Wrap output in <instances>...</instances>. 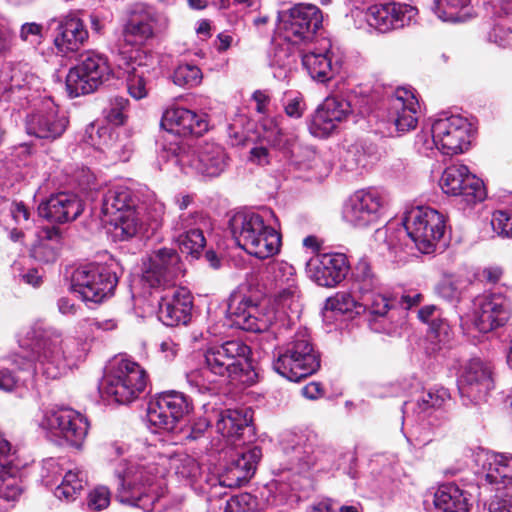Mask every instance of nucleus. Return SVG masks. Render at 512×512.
I'll use <instances>...</instances> for the list:
<instances>
[{"instance_id":"nucleus-6","label":"nucleus","mask_w":512,"mask_h":512,"mask_svg":"<svg viewBox=\"0 0 512 512\" xmlns=\"http://www.w3.org/2000/svg\"><path fill=\"white\" fill-rule=\"evenodd\" d=\"M147 385V374L136 362L116 358L108 366L100 383L103 398L118 404H129L138 399Z\"/></svg>"},{"instance_id":"nucleus-63","label":"nucleus","mask_w":512,"mask_h":512,"mask_svg":"<svg viewBox=\"0 0 512 512\" xmlns=\"http://www.w3.org/2000/svg\"><path fill=\"white\" fill-rule=\"evenodd\" d=\"M438 293L447 300L457 299L460 295V289L451 278H444L438 286Z\"/></svg>"},{"instance_id":"nucleus-37","label":"nucleus","mask_w":512,"mask_h":512,"mask_svg":"<svg viewBox=\"0 0 512 512\" xmlns=\"http://www.w3.org/2000/svg\"><path fill=\"white\" fill-rule=\"evenodd\" d=\"M52 22L57 23L55 45L62 52L77 51L87 41L88 31L76 13H69Z\"/></svg>"},{"instance_id":"nucleus-10","label":"nucleus","mask_w":512,"mask_h":512,"mask_svg":"<svg viewBox=\"0 0 512 512\" xmlns=\"http://www.w3.org/2000/svg\"><path fill=\"white\" fill-rule=\"evenodd\" d=\"M278 28L284 40L292 45L312 42L322 27L323 14L319 7L298 3L278 12Z\"/></svg>"},{"instance_id":"nucleus-60","label":"nucleus","mask_w":512,"mask_h":512,"mask_svg":"<svg viewBox=\"0 0 512 512\" xmlns=\"http://www.w3.org/2000/svg\"><path fill=\"white\" fill-rule=\"evenodd\" d=\"M489 41L499 47L506 48L512 45V31L510 28L497 24L489 32Z\"/></svg>"},{"instance_id":"nucleus-29","label":"nucleus","mask_w":512,"mask_h":512,"mask_svg":"<svg viewBox=\"0 0 512 512\" xmlns=\"http://www.w3.org/2000/svg\"><path fill=\"white\" fill-rule=\"evenodd\" d=\"M227 315L232 325L249 332L265 331L270 324L255 301L241 291H234L229 296Z\"/></svg>"},{"instance_id":"nucleus-34","label":"nucleus","mask_w":512,"mask_h":512,"mask_svg":"<svg viewBox=\"0 0 512 512\" xmlns=\"http://www.w3.org/2000/svg\"><path fill=\"white\" fill-rule=\"evenodd\" d=\"M301 59L310 77L319 83L333 79L339 73L342 64L341 58L329 42L326 46L303 53Z\"/></svg>"},{"instance_id":"nucleus-20","label":"nucleus","mask_w":512,"mask_h":512,"mask_svg":"<svg viewBox=\"0 0 512 512\" xmlns=\"http://www.w3.org/2000/svg\"><path fill=\"white\" fill-rule=\"evenodd\" d=\"M193 410L192 400L183 392L168 390L157 394L148 407V419L151 424L166 430L176 425Z\"/></svg>"},{"instance_id":"nucleus-3","label":"nucleus","mask_w":512,"mask_h":512,"mask_svg":"<svg viewBox=\"0 0 512 512\" xmlns=\"http://www.w3.org/2000/svg\"><path fill=\"white\" fill-rule=\"evenodd\" d=\"M250 348L241 340L209 347L204 366L186 374L191 388L200 394H216L223 383L251 384L256 373L249 362Z\"/></svg>"},{"instance_id":"nucleus-27","label":"nucleus","mask_w":512,"mask_h":512,"mask_svg":"<svg viewBox=\"0 0 512 512\" xmlns=\"http://www.w3.org/2000/svg\"><path fill=\"white\" fill-rule=\"evenodd\" d=\"M119 56V67L127 73V89L131 97L136 100L143 99L148 95L147 79L151 73L152 58L144 55L140 50H123L121 45L117 47Z\"/></svg>"},{"instance_id":"nucleus-9","label":"nucleus","mask_w":512,"mask_h":512,"mask_svg":"<svg viewBox=\"0 0 512 512\" xmlns=\"http://www.w3.org/2000/svg\"><path fill=\"white\" fill-rule=\"evenodd\" d=\"M431 139L426 134L417 135L416 144L421 152L438 149L445 155H456L468 149L471 124L460 115H441L430 128Z\"/></svg>"},{"instance_id":"nucleus-41","label":"nucleus","mask_w":512,"mask_h":512,"mask_svg":"<svg viewBox=\"0 0 512 512\" xmlns=\"http://www.w3.org/2000/svg\"><path fill=\"white\" fill-rule=\"evenodd\" d=\"M62 247V236L58 229L45 228L39 236L38 242L33 246L31 255L41 263L54 262Z\"/></svg>"},{"instance_id":"nucleus-8","label":"nucleus","mask_w":512,"mask_h":512,"mask_svg":"<svg viewBox=\"0 0 512 512\" xmlns=\"http://www.w3.org/2000/svg\"><path fill=\"white\" fill-rule=\"evenodd\" d=\"M136 199L133 191L122 184L109 187L102 196L101 217L104 223L114 226L115 235L128 240L137 235L142 222L135 209Z\"/></svg>"},{"instance_id":"nucleus-5","label":"nucleus","mask_w":512,"mask_h":512,"mask_svg":"<svg viewBox=\"0 0 512 512\" xmlns=\"http://www.w3.org/2000/svg\"><path fill=\"white\" fill-rule=\"evenodd\" d=\"M229 228L237 245L256 258L266 259L280 251V234L258 213H235L229 220Z\"/></svg>"},{"instance_id":"nucleus-26","label":"nucleus","mask_w":512,"mask_h":512,"mask_svg":"<svg viewBox=\"0 0 512 512\" xmlns=\"http://www.w3.org/2000/svg\"><path fill=\"white\" fill-rule=\"evenodd\" d=\"M419 109L418 99L412 90L397 88L387 99L386 120L397 132L406 133L416 128Z\"/></svg>"},{"instance_id":"nucleus-4","label":"nucleus","mask_w":512,"mask_h":512,"mask_svg":"<svg viewBox=\"0 0 512 512\" xmlns=\"http://www.w3.org/2000/svg\"><path fill=\"white\" fill-rule=\"evenodd\" d=\"M20 345L31 350V359L25 364H19L15 359L19 368L25 369L33 362L35 373L53 380L60 378L84 360L89 349L88 343L83 339H63L61 333L56 330L38 325L25 332Z\"/></svg>"},{"instance_id":"nucleus-50","label":"nucleus","mask_w":512,"mask_h":512,"mask_svg":"<svg viewBox=\"0 0 512 512\" xmlns=\"http://www.w3.org/2000/svg\"><path fill=\"white\" fill-rule=\"evenodd\" d=\"M172 82L183 88H194L201 84L203 73L201 69L190 63H181L171 75Z\"/></svg>"},{"instance_id":"nucleus-39","label":"nucleus","mask_w":512,"mask_h":512,"mask_svg":"<svg viewBox=\"0 0 512 512\" xmlns=\"http://www.w3.org/2000/svg\"><path fill=\"white\" fill-rule=\"evenodd\" d=\"M252 421L248 409H226L217 412L216 431L224 438L238 440L250 431Z\"/></svg>"},{"instance_id":"nucleus-62","label":"nucleus","mask_w":512,"mask_h":512,"mask_svg":"<svg viewBox=\"0 0 512 512\" xmlns=\"http://www.w3.org/2000/svg\"><path fill=\"white\" fill-rule=\"evenodd\" d=\"M305 108V102L301 95L288 98L284 105L286 115L295 119H299L303 116Z\"/></svg>"},{"instance_id":"nucleus-16","label":"nucleus","mask_w":512,"mask_h":512,"mask_svg":"<svg viewBox=\"0 0 512 512\" xmlns=\"http://www.w3.org/2000/svg\"><path fill=\"white\" fill-rule=\"evenodd\" d=\"M386 205L385 196L378 190L360 189L346 200L342 217L352 227L366 228L381 219Z\"/></svg>"},{"instance_id":"nucleus-38","label":"nucleus","mask_w":512,"mask_h":512,"mask_svg":"<svg viewBox=\"0 0 512 512\" xmlns=\"http://www.w3.org/2000/svg\"><path fill=\"white\" fill-rule=\"evenodd\" d=\"M450 400V393L444 387H437L423 391L418 397L413 410L420 422L428 421L430 426L439 425L437 421L442 418V408Z\"/></svg>"},{"instance_id":"nucleus-40","label":"nucleus","mask_w":512,"mask_h":512,"mask_svg":"<svg viewBox=\"0 0 512 512\" xmlns=\"http://www.w3.org/2000/svg\"><path fill=\"white\" fill-rule=\"evenodd\" d=\"M435 507L443 512H468L467 493L455 483H445L438 487L434 495Z\"/></svg>"},{"instance_id":"nucleus-14","label":"nucleus","mask_w":512,"mask_h":512,"mask_svg":"<svg viewBox=\"0 0 512 512\" xmlns=\"http://www.w3.org/2000/svg\"><path fill=\"white\" fill-rule=\"evenodd\" d=\"M112 70L108 59L95 52H87L66 77V87L72 97H78L97 90L109 80Z\"/></svg>"},{"instance_id":"nucleus-25","label":"nucleus","mask_w":512,"mask_h":512,"mask_svg":"<svg viewBox=\"0 0 512 512\" xmlns=\"http://www.w3.org/2000/svg\"><path fill=\"white\" fill-rule=\"evenodd\" d=\"M69 124L65 112L49 98L43 99L41 105L26 116L25 126L29 135L40 139L55 140L63 135Z\"/></svg>"},{"instance_id":"nucleus-31","label":"nucleus","mask_w":512,"mask_h":512,"mask_svg":"<svg viewBox=\"0 0 512 512\" xmlns=\"http://www.w3.org/2000/svg\"><path fill=\"white\" fill-rule=\"evenodd\" d=\"M313 280L323 287H334L345 279L349 271L347 258L342 253L317 255L307 263Z\"/></svg>"},{"instance_id":"nucleus-58","label":"nucleus","mask_w":512,"mask_h":512,"mask_svg":"<svg viewBox=\"0 0 512 512\" xmlns=\"http://www.w3.org/2000/svg\"><path fill=\"white\" fill-rule=\"evenodd\" d=\"M132 155V147L129 143L118 140L115 136L107 149V157L112 161L126 162Z\"/></svg>"},{"instance_id":"nucleus-18","label":"nucleus","mask_w":512,"mask_h":512,"mask_svg":"<svg viewBox=\"0 0 512 512\" xmlns=\"http://www.w3.org/2000/svg\"><path fill=\"white\" fill-rule=\"evenodd\" d=\"M171 161L184 173L196 172L210 177L220 175L227 165L224 149L218 144L208 142L200 145L197 150L179 148Z\"/></svg>"},{"instance_id":"nucleus-35","label":"nucleus","mask_w":512,"mask_h":512,"mask_svg":"<svg viewBox=\"0 0 512 512\" xmlns=\"http://www.w3.org/2000/svg\"><path fill=\"white\" fill-rule=\"evenodd\" d=\"M82 200L73 193L60 192L39 205V215L52 223H66L77 219L83 212Z\"/></svg>"},{"instance_id":"nucleus-53","label":"nucleus","mask_w":512,"mask_h":512,"mask_svg":"<svg viewBox=\"0 0 512 512\" xmlns=\"http://www.w3.org/2000/svg\"><path fill=\"white\" fill-rule=\"evenodd\" d=\"M256 506L257 501L254 496L249 493H241L227 501L224 512H254Z\"/></svg>"},{"instance_id":"nucleus-13","label":"nucleus","mask_w":512,"mask_h":512,"mask_svg":"<svg viewBox=\"0 0 512 512\" xmlns=\"http://www.w3.org/2000/svg\"><path fill=\"white\" fill-rule=\"evenodd\" d=\"M118 276L109 266L89 263L77 267L71 276V289L82 300L100 303L112 295Z\"/></svg>"},{"instance_id":"nucleus-1","label":"nucleus","mask_w":512,"mask_h":512,"mask_svg":"<svg viewBox=\"0 0 512 512\" xmlns=\"http://www.w3.org/2000/svg\"><path fill=\"white\" fill-rule=\"evenodd\" d=\"M166 464L180 481L208 493L199 462L191 455L177 453L169 457L161 456L159 463L148 459L129 462L124 473L118 475L116 498L123 504L145 511L152 510L157 500L153 484L164 475Z\"/></svg>"},{"instance_id":"nucleus-61","label":"nucleus","mask_w":512,"mask_h":512,"mask_svg":"<svg viewBox=\"0 0 512 512\" xmlns=\"http://www.w3.org/2000/svg\"><path fill=\"white\" fill-rule=\"evenodd\" d=\"M78 327L87 332H93L94 329L111 331L117 327V324L113 319L98 320L87 318L80 321Z\"/></svg>"},{"instance_id":"nucleus-33","label":"nucleus","mask_w":512,"mask_h":512,"mask_svg":"<svg viewBox=\"0 0 512 512\" xmlns=\"http://www.w3.org/2000/svg\"><path fill=\"white\" fill-rule=\"evenodd\" d=\"M161 127L179 136H201L208 130L207 115L186 108H168L162 116Z\"/></svg>"},{"instance_id":"nucleus-49","label":"nucleus","mask_w":512,"mask_h":512,"mask_svg":"<svg viewBox=\"0 0 512 512\" xmlns=\"http://www.w3.org/2000/svg\"><path fill=\"white\" fill-rule=\"evenodd\" d=\"M262 457L261 448L255 446L248 450L236 451L228 461L234 469L242 470L244 481L247 483L256 471L257 464Z\"/></svg>"},{"instance_id":"nucleus-54","label":"nucleus","mask_w":512,"mask_h":512,"mask_svg":"<svg viewBox=\"0 0 512 512\" xmlns=\"http://www.w3.org/2000/svg\"><path fill=\"white\" fill-rule=\"evenodd\" d=\"M128 99L116 96L110 100V106L107 111V119L114 125H122L126 120V109L128 107Z\"/></svg>"},{"instance_id":"nucleus-28","label":"nucleus","mask_w":512,"mask_h":512,"mask_svg":"<svg viewBox=\"0 0 512 512\" xmlns=\"http://www.w3.org/2000/svg\"><path fill=\"white\" fill-rule=\"evenodd\" d=\"M416 15L415 7L391 2L370 6L366 10L365 19L369 26L386 33L410 25Z\"/></svg>"},{"instance_id":"nucleus-47","label":"nucleus","mask_w":512,"mask_h":512,"mask_svg":"<svg viewBox=\"0 0 512 512\" xmlns=\"http://www.w3.org/2000/svg\"><path fill=\"white\" fill-rule=\"evenodd\" d=\"M486 479L492 484L512 482V456L493 454L489 458Z\"/></svg>"},{"instance_id":"nucleus-11","label":"nucleus","mask_w":512,"mask_h":512,"mask_svg":"<svg viewBox=\"0 0 512 512\" xmlns=\"http://www.w3.org/2000/svg\"><path fill=\"white\" fill-rule=\"evenodd\" d=\"M291 454V469L306 473L312 469L329 471L335 466V451L318 442L316 435H290L284 447Z\"/></svg>"},{"instance_id":"nucleus-55","label":"nucleus","mask_w":512,"mask_h":512,"mask_svg":"<svg viewBox=\"0 0 512 512\" xmlns=\"http://www.w3.org/2000/svg\"><path fill=\"white\" fill-rule=\"evenodd\" d=\"M110 504V491L105 486L94 488L87 497V507L91 511H101Z\"/></svg>"},{"instance_id":"nucleus-57","label":"nucleus","mask_w":512,"mask_h":512,"mask_svg":"<svg viewBox=\"0 0 512 512\" xmlns=\"http://www.w3.org/2000/svg\"><path fill=\"white\" fill-rule=\"evenodd\" d=\"M65 469L58 460L50 458L44 461L42 467V478L46 485L56 484L59 478H62Z\"/></svg>"},{"instance_id":"nucleus-36","label":"nucleus","mask_w":512,"mask_h":512,"mask_svg":"<svg viewBox=\"0 0 512 512\" xmlns=\"http://www.w3.org/2000/svg\"><path fill=\"white\" fill-rule=\"evenodd\" d=\"M155 17L150 12L134 14L130 17L122 30L121 38L114 44L112 52L117 54V47L123 50H135L154 36Z\"/></svg>"},{"instance_id":"nucleus-42","label":"nucleus","mask_w":512,"mask_h":512,"mask_svg":"<svg viewBox=\"0 0 512 512\" xmlns=\"http://www.w3.org/2000/svg\"><path fill=\"white\" fill-rule=\"evenodd\" d=\"M20 461L3 463L0 461V500L15 501L22 493V487L18 478Z\"/></svg>"},{"instance_id":"nucleus-19","label":"nucleus","mask_w":512,"mask_h":512,"mask_svg":"<svg viewBox=\"0 0 512 512\" xmlns=\"http://www.w3.org/2000/svg\"><path fill=\"white\" fill-rule=\"evenodd\" d=\"M209 227V218L199 211L180 213L171 224L180 251L194 259L199 258L206 246L204 230Z\"/></svg>"},{"instance_id":"nucleus-7","label":"nucleus","mask_w":512,"mask_h":512,"mask_svg":"<svg viewBox=\"0 0 512 512\" xmlns=\"http://www.w3.org/2000/svg\"><path fill=\"white\" fill-rule=\"evenodd\" d=\"M319 367L320 358L306 328H300L291 341L279 347L273 361L274 370L293 382L312 375Z\"/></svg>"},{"instance_id":"nucleus-17","label":"nucleus","mask_w":512,"mask_h":512,"mask_svg":"<svg viewBox=\"0 0 512 512\" xmlns=\"http://www.w3.org/2000/svg\"><path fill=\"white\" fill-rule=\"evenodd\" d=\"M39 425L76 448L82 446L89 429L88 421L81 413L66 407L46 410Z\"/></svg>"},{"instance_id":"nucleus-44","label":"nucleus","mask_w":512,"mask_h":512,"mask_svg":"<svg viewBox=\"0 0 512 512\" xmlns=\"http://www.w3.org/2000/svg\"><path fill=\"white\" fill-rule=\"evenodd\" d=\"M354 287L358 294L371 298L386 297L381 293L380 283L366 260H360L353 273Z\"/></svg>"},{"instance_id":"nucleus-52","label":"nucleus","mask_w":512,"mask_h":512,"mask_svg":"<svg viewBox=\"0 0 512 512\" xmlns=\"http://www.w3.org/2000/svg\"><path fill=\"white\" fill-rule=\"evenodd\" d=\"M452 336L451 327L445 320L437 318L431 321L428 337L432 342L439 343V349H441V346L449 344Z\"/></svg>"},{"instance_id":"nucleus-12","label":"nucleus","mask_w":512,"mask_h":512,"mask_svg":"<svg viewBox=\"0 0 512 512\" xmlns=\"http://www.w3.org/2000/svg\"><path fill=\"white\" fill-rule=\"evenodd\" d=\"M404 224L407 225L409 239L426 254L434 251L446 231L445 216L430 207L410 209L404 216Z\"/></svg>"},{"instance_id":"nucleus-48","label":"nucleus","mask_w":512,"mask_h":512,"mask_svg":"<svg viewBox=\"0 0 512 512\" xmlns=\"http://www.w3.org/2000/svg\"><path fill=\"white\" fill-rule=\"evenodd\" d=\"M375 238L377 241L383 242L389 250H396L398 247L404 245L406 239H409L407 225L404 224V219L401 222H388L383 228L377 229Z\"/></svg>"},{"instance_id":"nucleus-21","label":"nucleus","mask_w":512,"mask_h":512,"mask_svg":"<svg viewBox=\"0 0 512 512\" xmlns=\"http://www.w3.org/2000/svg\"><path fill=\"white\" fill-rule=\"evenodd\" d=\"M39 80L20 67L4 66L0 69V101L24 108L38 97Z\"/></svg>"},{"instance_id":"nucleus-45","label":"nucleus","mask_w":512,"mask_h":512,"mask_svg":"<svg viewBox=\"0 0 512 512\" xmlns=\"http://www.w3.org/2000/svg\"><path fill=\"white\" fill-rule=\"evenodd\" d=\"M471 0H434L432 10L443 22L458 23L470 18Z\"/></svg>"},{"instance_id":"nucleus-24","label":"nucleus","mask_w":512,"mask_h":512,"mask_svg":"<svg viewBox=\"0 0 512 512\" xmlns=\"http://www.w3.org/2000/svg\"><path fill=\"white\" fill-rule=\"evenodd\" d=\"M442 191L454 197H460L467 205L481 202L486 197L483 181L463 164L448 166L440 178Z\"/></svg>"},{"instance_id":"nucleus-22","label":"nucleus","mask_w":512,"mask_h":512,"mask_svg":"<svg viewBox=\"0 0 512 512\" xmlns=\"http://www.w3.org/2000/svg\"><path fill=\"white\" fill-rule=\"evenodd\" d=\"M326 308L340 314L361 315L368 314V321L373 330L381 332L383 329L375 326L378 320H384L390 304L387 297L371 298L369 295L353 297L348 292H338L334 297L328 298Z\"/></svg>"},{"instance_id":"nucleus-59","label":"nucleus","mask_w":512,"mask_h":512,"mask_svg":"<svg viewBox=\"0 0 512 512\" xmlns=\"http://www.w3.org/2000/svg\"><path fill=\"white\" fill-rule=\"evenodd\" d=\"M491 225L498 235L512 237V215L504 211H497L493 214Z\"/></svg>"},{"instance_id":"nucleus-23","label":"nucleus","mask_w":512,"mask_h":512,"mask_svg":"<svg viewBox=\"0 0 512 512\" xmlns=\"http://www.w3.org/2000/svg\"><path fill=\"white\" fill-rule=\"evenodd\" d=\"M274 283L276 309L289 318L298 317L301 312L300 290L294 267L285 262H275L269 267Z\"/></svg>"},{"instance_id":"nucleus-2","label":"nucleus","mask_w":512,"mask_h":512,"mask_svg":"<svg viewBox=\"0 0 512 512\" xmlns=\"http://www.w3.org/2000/svg\"><path fill=\"white\" fill-rule=\"evenodd\" d=\"M184 273L178 253L171 248L154 251L144 263L142 281L152 288H163L158 319L166 326L186 325L191 319L193 297L185 287H174Z\"/></svg>"},{"instance_id":"nucleus-51","label":"nucleus","mask_w":512,"mask_h":512,"mask_svg":"<svg viewBox=\"0 0 512 512\" xmlns=\"http://www.w3.org/2000/svg\"><path fill=\"white\" fill-rule=\"evenodd\" d=\"M1 220L8 223L11 219L17 225H25L29 221L30 211L23 202L10 201L5 199L0 205Z\"/></svg>"},{"instance_id":"nucleus-15","label":"nucleus","mask_w":512,"mask_h":512,"mask_svg":"<svg viewBox=\"0 0 512 512\" xmlns=\"http://www.w3.org/2000/svg\"><path fill=\"white\" fill-rule=\"evenodd\" d=\"M493 366L481 358H472L462 367L458 390L464 405L486 402L494 389Z\"/></svg>"},{"instance_id":"nucleus-43","label":"nucleus","mask_w":512,"mask_h":512,"mask_svg":"<svg viewBox=\"0 0 512 512\" xmlns=\"http://www.w3.org/2000/svg\"><path fill=\"white\" fill-rule=\"evenodd\" d=\"M86 484V473L75 467L65 471L62 481L54 490V495L62 501H74Z\"/></svg>"},{"instance_id":"nucleus-56","label":"nucleus","mask_w":512,"mask_h":512,"mask_svg":"<svg viewBox=\"0 0 512 512\" xmlns=\"http://www.w3.org/2000/svg\"><path fill=\"white\" fill-rule=\"evenodd\" d=\"M261 127L265 139L274 146L281 145L282 129L279 126L277 117L265 116L261 119Z\"/></svg>"},{"instance_id":"nucleus-46","label":"nucleus","mask_w":512,"mask_h":512,"mask_svg":"<svg viewBox=\"0 0 512 512\" xmlns=\"http://www.w3.org/2000/svg\"><path fill=\"white\" fill-rule=\"evenodd\" d=\"M244 475L242 470L234 469V467L227 462L217 473H209L205 476L208 493H213L212 490L218 486L224 488L240 487L245 484Z\"/></svg>"},{"instance_id":"nucleus-30","label":"nucleus","mask_w":512,"mask_h":512,"mask_svg":"<svg viewBox=\"0 0 512 512\" xmlns=\"http://www.w3.org/2000/svg\"><path fill=\"white\" fill-rule=\"evenodd\" d=\"M474 307V326L482 333L503 326L510 317V303L500 293L477 297L474 301Z\"/></svg>"},{"instance_id":"nucleus-64","label":"nucleus","mask_w":512,"mask_h":512,"mask_svg":"<svg viewBox=\"0 0 512 512\" xmlns=\"http://www.w3.org/2000/svg\"><path fill=\"white\" fill-rule=\"evenodd\" d=\"M489 512H512V496L495 495L488 506Z\"/></svg>"},{"instance_id":"nucleus-32","label":"nucleus","mask_w":512,"mask_h":512,"mask_svg":"<svg viewBox=\"0 0 512 512\" xmlns=\"http://www.w3.org/2000/svg\"><path fill=\"white\" fill-rule=\"evenodd\" d=\"M351 113V105L347 100L334 96L327 97L315 111L310 130L315 136H328Z\"/></svg>"}]
</instances>
